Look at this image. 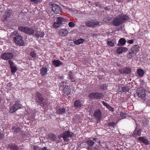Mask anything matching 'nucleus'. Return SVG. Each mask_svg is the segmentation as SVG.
Masks as SVG:
<instances>
[{
    "label": "nucleus",
    "instance_id": "obj_37",
    "mask_svg": "<svg viewBox=\"0 0 150 150\" xmlns=\"http://www.w3.org/2000/svg\"><path fill=\"white\" fill-rule=\"evenodd\" d=\"M86 142L88 145L91 147L95 143V142L92 140H88L86 141Z\"/></svg>",
    "mask_w": 150,
    "mask_h": 150
},
{
    "label": "nucleus",
    "instance_id": "obj_35",
    "mask_svg": "<svg viewBox=\"0 0 150 150\" xmlns=\"http://www.w3.org/2000/svg\"><path fill=\"white\" fill-rule=\"evenodd\" d=\"M137 73L141 77L142 76L144 73V71L141 69H138L137 71Z\"/></svg>",
    "mask_w": 150,
    "mask_h": 150
},
{
    "label": "nucleus",
    "instance_id": "obj_15",
    "mask_svg": "<svg viewBox=\"0 0 150 150\" xmlns=\"http://www.w3.org/2000/svg\"><path fill=\"white\" fill-rule=\"evenodd\" d=\"M8 62L10 66V68L11 69V73L14 74L17 71V67L14 64L13 62L11 60H9Z\"/></svg>",
    "mask_w": 150,
    "mask_h": 150
},
{
    "label": "nucleus",
    "instance_id": "obj_45",
    "mask_svg": "<svg viewBox=\"0 0 150 150\" xmlns=\"http://www.w3.org/2000/svg\"><path fill=\"white\" fill-rule=\"evenodd\" d=\"M120 115V116L122 117L121 119H123L125 117L127 114H126V113H121Z\"/></svg>",
    "mask_w": 150,
    "mask_h": 150
},
{
    "label": "nucleus",
    "instance_id": "obj_13",
    "mask_svg": "<svg viewBox=\"0 0 150 150\" xmlns=\"http://www.w3.org/2000/svg\"><path fill=\"white\" fill-rule=\"evenodd\" d=\"M137 94L139 97L142 98H144L146 96L145 90L144 89H140L137 91Z\"/></svg>",
    "mask_w": 150,
    "mask_h": 150
},
{
    "label": "nucleus",
    "instance_id": "obj_18",
    "mask_svg": "<svg viewBox=\"0 0 150 150\" xmlns=\"http://www.w3.org/2000/svg\"><path fill=\"white\" fill-rule=\"evenodd\" d=\"M8 147L11 150H18L19 147L15 144L10 143L9 144Z\"/></svg>",
    "mask_w": 150,
    "mask_h": 150
},
{
    "label": "nucleus",
    "instance_id": "obj_43",
    "mask_svg": "<svg viewBox=\"0 0 150 150\" xmlns=\"http://www.w3.org/2000/svg\"><path fill=\"white\" fill-rule=\"evenodd\" d=\"M107 44L111 47L113 46L114 45V43L111 40L107 41Z\"/></svg>",
    "mask_w": 150,
    "mask_h": 150
},
{
    "label": "nucleus",
    "instance_id": "obj_38",
    "mask_svg": "<svg viewBox=\"0 0 150 150\" xmlns=\"http://www.w3.org/2000/svg\"><path fill=\"white\" fill-rule=\"evenodd\" d=\"M119 42L122 45H123L125 44L126 41L124 38H121L120 39Z\"/></svg>",
    "mask_w": 150,
    "mask_h": 150
},
{
    "label": "nucleus",
    "instance_id": "obj_25",
    "mask_svg": "<svg viewBox=\"0 0 150 150\" xmlns=\"http://www.w3.org/2000/svg\"><path fill=\"white\" fill-rule=\"evenodd\" d=\"M47 69L46 67H42L40 69V74L44 76L47 74Z\"/></svg>",
    "mask_w": 150,
    "mask_h": 150
},
{
    "label": "nucleus",
    "instance_id": "obj_7",
    "mask_svg": "<svg viewBox=\"0 0 150 150\" xmlns=\"http://www.w3.org/2000/svg\"><path fill=\"white\" fill-rule=\"evenodd\" d=\"M12 13V10L7 9L4 12V14L3 15L1 18L2 21L5 22L6 21H7L8 19L10 18L11 16Z\"/></svg>",
    "mask_w": 150,
    "mask_h": 150
},
{
    "label": "nucleus",
    "instance_id": "obj_49",
    "mask_svg": "<svg viewBox=\"0 0 150 150\" xmlns=\"http://www.w3.org/2000/svg\"><path fill=\"white\" fill-rule=\"evenodd\" d=\"M20 130V128L19 127H17L14 130L15 132L18 133Z\"/></svg>",
    "mask_w": 150,
    "mask_h": 150
},
{
    "label": "nucleus",
    "instance_id": "obj_19",
    "mask_svg": "<svg viewBox=\"0 0 150 150\" xmlns=\"http://www.w3.org/2000/svg\"><path fill=\"white\" fill-rule=\"evenodd\" d=\"M52 63L55 67H59L63 64L59 60H53L52 62Z\"/></svg>",
    "mask_w": 150,
    "mask_h": 150
},
{
    "label": "nucleus",
    "instance_id": "obj_3",
    "mask_svg": "<svg viewBox=\"0 0 150 150\" xmlns=\"http://www.w3.org/2000/svg\"><path fill=\"white\" fill-rule=\"evenodd\" d=\"M18 29L20 31L25 33L29 35H33L34 33V30L32 28L26 26H20L18 27Z\"/></svg>",
    "mask_w": 150,
    "mask_h": 150
},
{
    "label": "nucleus",
    "instance_id": "obj_62",
    "mask_svg": "<svg viewBox=\"0 0 150 150\" xmlns=\"http://www.w3.org/2000/svg\"><path fill=\"white\" fill-rule=\"evenodd\" d=\"M87 149H91V147H88V148H87Z\"/></svg>",
    "mask_w": 150,
    "mask_h": 150
},
{
    "label": "nucleus",
    "instance_id": "obj_36",
    "mask_svg": "<svg viewBox=\"0 0 150 150\" xmlns=\"http://www.w3.org/2000/svg\"><path fill=\"white\" fill-rule=\"evenodd\" d=\"M108 86L106 84H103L100 86V89L104 90L107 89Z\"/></svg>",
    "mask_w": 150,
    "mask_h": 150
},
{
    "label": "nucleus",
    "instance_id": "obj_42",
    "mask_svg": "<svg viewBox=\"0 0 150 150\" xmlns=\"http://www.w3.org/2000/svg\"><path fill=\"white\" fill-rule=\"evenodd\" d=\"M30 1L35 4L40 3L42 1V0H30Z\"/></svg>",
    "mask_w": 150,
    "mask_h": 150
},
{
    "label": "nucleus",
    "instance_id": "obj_2",
    "mask_svg": "<svg viewBox=\"0 0 150 150\" xmlns=\"http://www.w3.org/2000/svg\"><path fill=\"white\" fill-rule=\"evenodd\" d=\"M139 47L138 45H135L132 46L127 53V58L131 59L134 57L136 54L137 52L139 51Z\"/></svg>",
    "mask_w": 150,
    "mask_h": 150
},
{
    "label": "nucleus",
    "instance_id": "obj_16",
    "mask_svg": "<svg viewBox=\"0 0 150 150\" xmlns=\"http://www.w3.org/2000/svg\"><path fill=\"white\" fill-rule=\"evenodd\" d=\"M47 138L50 141H53L56 140L57 137L54 134L50 133L47 135Z\"/></svg>",
    "mask_w": 150,
    "mask_h": 150
},
{
    "label": "nucleus",
    "instance_id": "obj_58",
    "mask_svg": "<svg viewBox=\"0 0 150 150\" xmlns=\"http://www.w3.org/2000/svg\"><path fill=\"white\" fill-rule=\"evenodd\" d=\"M99 4V3L98 2H95L94 4L96 6H98V5Z\"/></svg>",
    "mask_w": 150,
    "mask_h": 150
},
{
    "label": "nucleus",
    "instance_id": "obj_46",
    "mask_svg": "<svg viewBox=\"0 0 150 150\" xmlns=\"http://www.w3.org/2000/svg\"><path fill=\"white\" fill-rule=\"evenodd\" d=\"M102 104L105 107H106L107 108L110 105L108 104L107 103L105 102L104 101H103L102 102Z\"/></svg>",
    "mask_w": 150,
    "mask_h": 150
},
{
    "label": "nucleus",
    "instance_id": "obj_4",
    "mask_svg": "<svg viewBox=\"0 0 150 150\" xmlns=\"http://www.w3.org/2000/svg\"><path fill=\"white\" fill-rule=\"evenodd\" d=\"M73 134L72 132L68 130L64 132L61 135L63 138L64 141L65 142H67L70 140L69 138H71Z\"/></svg>",
    "mask_w": 150,
    "mask_h": 150
},
{
    "label": "nucleus",
    "instance_id": "obj_55",
    "mask_svg": "<svg viewBox=\"0 0 150 150\" xmlns=\"http://www.w3.org/2000/svg\"><path fill=\"white\" fill-rule=\"evenodd\" d=\"M122 50H123V52H126L128 50L127 48L126 47H122Z\"/></svg>",
    "mask_w": 150,
    "mask_h": 150
},
{
    "label": "nucleus",
    "instance_id": "obj_9",
    "mask_svg": "<svg viewBox=\"0 0 150 150\" xmlns=\"http://www.w3.org/2000/svg\"><path fill=\"white\" fill-rule=\"evenodd\" d=\"M66 21V19L60 17L57 18L56 22L53 24V26L54 28H57L60 27Z\"/></svg>",
    "mask_w": 150,
    "mask_h": 150
},
{
    "label": "nucleus",
    "instance_id": "obj_11",
    "mask_svg": "<svg viewBox=\"0 0 150 150\" xmlns=\"http://www.w3.org/2000/svg\"><path fill=\"white\" fill-rule=\"evenodd\" d=\"M51 7L52 8V10L56 14L59 13L61 11V8L58 5L54 4H51Z\"/></svg>",
    "mask_w": 150,
    "mask_h": 150
},
{
    "label": "nucleus",
    "instance_id": "obj_26",
    "mask_svg": "<svg viewBox=\"0 0 150 150\" xmlns=\"http://www.w3.org/2000/svg\"><path fill=\"white\" fill-rule=\"evenodd\" d=\"M81 104L80 100H77L74 103V106L76 108H79L81 107Z\"/></svg>",
    "mask_w": 150,
    "mask_h": 150
},
{
    "label": "nucleus",
    "instance_id": "obj_20",
    "mask_svg": "<svg viewBox=\"0 0 150 150\" xmlns=\"http://www.w3.org/2000/svg\"><path fill=\"white\" fill-rule=\"evenodd\" d=\"M142 130L141 129L137 130L136 129L132 134V135L134 137L137 136H140L141 135Z\"/></svg>",
    "mask_w": 150,
    "mask_h": 150
},
{
    "label": "nucleus",
    "instance_id": "obj_44",
    "mask_svg": "<svg viewBox=\"0 0 150 150\" xmlns=\"http://www.w3.org/2000/svg\"><path fill=\"white\" fill-rule=\"evenodd\" d=\"M68 25L70 27H74L75 25V24L72 22H69V23Z\"/></svg>",
    "mask_w": 150,
    "mask_h": 150
},
{
    "label": "nucleus",
    "instance_id": "obj_41",
    "mask_svg": "<svg viewBox=\"0 0 150 150\" xmlns=\"http://www.w3.org/2000/svg\"><path fill=\"white\" fill-rule=\"evenodd\" d=\"M116 123L114 122H109L108 123V126L110 127H114Z\"/></svg>",
    "mask_w": 150,
    "mask_h": 150
},
{
    "label": "nucleus",
    "instance_id": "obj_57",
    "mask_svg": "<svg viewBox=\"0 0 150 150\" xmlns=\"http://www.w3.org/2000/svg\"><path fill=\"white\" fill-rule=\"evenodd\" d=\"M42 150H48L47 148L46 147H44L43 148H42Z\"/></svg>",
    "mask_w": 150,
    "mask_h": 150
},
{
    "label": "nucleus",
    "instance_id": "obj_40",
    "mask_svg": "<svg viewBox=\"0 0 150 150\" xmlns=\"http://www.w3.org/2000/svg\"><path fill=\"white\" fill-rule=\"evenodd\" d=\"M123 52V50L122 48V47H117L116 51V52L117 53L120 54Z\"/></svg>",
    "mask_w": 150,
    "mask_h": 150
},
{
    "label": "nucleus",
    "instance_id": "obj_61",
    "mask_svg": "<svg viewBox=\"0 0 150 150\" xmlns=\"http://www.w3.org/2000/svg\"><path fill=\"white\" fill-rule=\"evenodd\" d=\"M64 78V76H61V79H63Z\"/></svg>",
    "mask_w": 150,
    "mask_h": 150
},
{
    "label": "nucleus",
    "instance_id": "obj_59",
    "mask_svg": "<svg viewBox=\"0 0 150 150\" xmlns=\"http://www.w3.org/2000/svg\"><path fill=\"white\" fill-rule=\"evenodd\" d=\"M16 127L15 126H13L12 127V129L14 130V131L15 129L16 128Z\"/></svg>",
    "mask_w": 150,
    "mask_h": 150
},
{
    "label": "nucleus",
    "instance_id": "obj_47",
    "mask_svg": "<svg viewBox=\"0 0 150 150\" xmlns=\"http://www.w3.org/2000/svg\"><path fill=\"white\" fill-rule=\"evenodd\" d=\"M108 109H109L110 111H111L112 112H113L114 111V108L112 107L109 106V107L107 108Z\"/></svg>",
    "mask_w": 150,
    "mask_h": 150
},
{
    "label": "nucleus",
    "instance_id": "obj_60",
    "mask_svg": "<svg viewBox=\"0 0 150 150\" xmlns=\"http://www.w3.org/2000/svg\"><path fill=\"white\" fill-rule=\"evenodd\" d=\"M101 112V111L100 110H99V111L98 112Z\"/></svg>",
    "mask_w": 150,
    "mask_h": 150
},
{
    "label": "nucleus",
    "instance_id": "obj_52",
    "mask_svg": "<svg viewBox=\"0 0 150 150\" xmlns=\"http://www.w3.org/2000/svg\"><path fill=\"white\" fill-rule=\"evenodd\" d=\"M119 71L121 74H125L124 68H123V69H121L119 70Z\"/></svg>",
    "mask_w": 150,
    "mask_h": 150
},
{
    "label": "nucleus",
    "instance_id": "obj_27",
    "mask_svg": "<svg viewBox=\"0 0 150 150\" xmlns=\"http://www.w3.org/2000/svg\"><path fill=\"white\" fill-rule=\"evenodd\" d=\"M84 41V40L83 39L80 38L77 40L74 41V42L76 45H79L82 43Z\"/></svg>",
    "mask_w": 150,
    "mask_h": 150
},
{
    "label": "nucleus",
    "instance_id": "obj_56",
    "mask_svg": "<svg viewBox=\"0 0 150 150\" xmlns=\"http://www.w3.org/2000/svg\"><path fill=\"white\" fill-rule=\"evenodd\" d=\"M104 8L106 11H109L110 9V8L108 7H105Z\"/></svg>",
    "mask_w": 150,
    "mask_h": 150
},
{
    "label": "nucleus",
    "instance_id": "obj_48",
    "mask_svg": "<svg viewBox=\"0 0 150 150\" xmlns=\"http://www.w3.org/2000/svg\"><path fill=\"white\" fill-rule=\"evenodd\" d=\"M33 149L34 150H41V148L37 146H34Z\"/></svg>",
    "mask_w": 150,
    "mask_h": 150
},
{
    "label": "nucleus",
    "instance_id": "obj_30",
    "mask_svg": "<svg viewBox=\"0 0 150 150\" xmlns=\"http://www.w3.org/2000/svg\"><path fill=\"white\" fill-rule=\"evenodd\" d=\"M125 74H129L132 72V69L129 67H126L124 68Z\"/></svg>",
    "mask_w": 150,
    "mask_h": 150
},
{
    "label": "nucleus",
    "instance_id": "obj_8",
    "mask_svg": "<svg viewBox=\"0 0 150 150\" xmlns=\"http://www.w3.org/2000/svg\"><path fill=\"white\" fill-rule=\"evenodd\" d=\"M22 108V105L20 104V101L17 100L15 101V104L10 108V112H14L18 109L21 108Z\"/></svg>",
    "mask_w": 150,
    "mask_h": 150
},
{
    "label": "nucleus",
    "instance_id": "obj_17",
    "mask_svg": "<svg viewBox=\"0 0 150 150\" xmlns=\"http://www.w3.org/2000/svg\"><path fill=\"white\" fill-rule=\"evenodd\" d=\"M68 31L67 29L64 28L59 30V35L62 36H65L68 33Z\"/></svg>",
    "mask_w": 150,
    "mask_h": 150
},
{
    "label": "nucleus",
    "instance_id": "obj_31",
    "mask_svg": "<svg viewBox=\"0 0 150 150\" xmlns=\"http://www.w3.org/2000/svg\"><path fill=\"white\" fill-rule=\"evenodd\" d=\"M96 93H92L89 94L88 97L92 99H96Z\"/></svg>",
    "mask_w": 150,
    "mask_h": 150
},
{
    "label": "nucleus",
    "instance_id": "obj_50",
    "mask_svg": "<svg viewBox=\"0 0 150 150\" xmlns=\"http://www.w3.org/2000/svg\"><path fill=\"white\" fill-rule=\"evenodd\" d=\"M93 140L97 143H99L100 142V140L96 138H93Z\"/></svg>",
    "mask_w": 150,
    "mask_h": 150
},
{
    "label": "nucleus",
    "instance_id": "obj_6",
    "mask_svg": "<svg viewBox=\"0 0 150 150\" xmlns=\"http://www.w3.org/2000/svg\"><path fill=\"white\" fill-rule=\"evenodd\" d=\"M64 83L66 84V83L63 82L61 83V87L63 88L62 91L64 94L67 95H69L71 92V88L68 86L64 84Z\"/></svg>",
    "mask_w": 150,
    "mask_h": 150
},
{
    "label": "nucleus",
    "instance_id": "obj_10",
    "mask_svg": "<svg viewBox=\"0 0 150 150\" xmlns=\"http://www.w3.org/2000/svg\"><path fill=\"white\" fill-rule=\"evenodd\" d=\"M13 57V55L11 53H6L1 54V57L2 59L8 60H10Z\"/></svg>",
    "mask_w": 150,
    "mask_h": 150
},
{
    "label": "nucleus",
    "instance_id": "obj_63",
    "mask_svg": "<svg viewBox=\"0 0 150 150\" xmlns=\"http://www.w3.org/2000/svg\"><path fill=\"white\" fill-rule=\"evenodd\" d=\"M120 112L122 113V112Z\"/></svg>",
    "mask_w": 150,
    "mask_h": 150
},
{
    "label": "nucleus",
    "instance_id": "obj_5",
    "mask_svg": "<svg viewBox=\"0 0 150 150\" xmlns=\"http://www.w3.org/2000/svg\"><path fill=\"white\" fill-rule=\"evenodd\" d=\"M36 101L42 106H45V105L47 102L44 98L42 97V95L40 93H38L36 95Z\"/></svg>",
    "mask_w": 150,
    "mask_h": 150
},
{
    "label": "nucleus",
    "instance_id": "obj_39",
    "mask_svg": "<svg viewBox=\"0 0 150 150\" xmlns=\"http://www.w3.org/2000/svg\"><path fill=\"white\" fill-rule=\"evenodd\" d=\"M112 18L109 17H106L103 19V21L106 23H108L110 21Z\"/></svg>",
    "mask_w": 150,
    "mask_h": 150
},
{
    "label": "nucleus",
    "instance_id": "obj_51",
    "mask_svg": "<svg viewBox=\"0 0 150 150\" xmlns=\"http://www.w3.org/2000/svg\"><path fill=\"white\" fill-rule=\"evenodd\" d=\"M134 40H127V42L129 44H132L133 43Z\"/></svg>",
    "mask_w": 150,
    "mask_h": 150
},
{
    "label": "nucleus",
    "instance_id": "obj_23",
    "mask_svg": "<svg viewBox=\"0 0 150 150\" xmlns=\"http://www.w3.org/2000/svg\"><path fill=\"white\" fill-rule=\"evenodd\" d=\"M120 18L121 19L122 23L125 21L128 20L129 18V17L126 15L124 14L121 15L120 16H119Z\"/></svg>",
    "mask_w": 150,
    "mask_h": 150
},
{
    "label": "nucleus",
    "instance_id": "obj_24",
    "mask_svg": "<svg viewBox=\"0 0 150 150\" xmlns=\"http://www.w3.org/2000/svg\"><path fill=\"white\" fill-rule=\"evenodd\" d=\"M96 99H100L103 98L104 96V94L103 93L96 92Z\"/></svg>",
    "mask_w": 150,
    "mask_h": 150
},
{
    "label": "nucleus",
    "instance_id": "obj_28",
    "mask_svg": "<svg viewBox=\"0 0 150 150\" xmlns=\"http://www.w3.org/2000/svg\"><path fill=\"white\" fill-rule=\"evenodd\" d=\"M94 116L96 119L97 120H100L102 117L101 113H94Z\"/></svg>",
    "mask_w": 150,
    "mask_h": 150
},
{
    "label": "nucleus",
    "instance_id": "obj_53",
    "mask_svg": "<svg viewBox=\"0 0 150 150\" xmlns=\"http://www.w3.org/2000/svg\"><path fill=\"white\" fill-rule=\"evenodd\" d=\"M93 27L95 26V25H97L99 24V22L98 21L95 22L93 21Z\"/></svg>",
    "mask_w": 150,
    "mask_h": 150
},
{
    "label": "nucleus",
    "instance_id": "obj_12",
    "mask_svg": "<svg viewBox=\"0 0 150 150\" xmlns=\"http://www.w3.org/2000/svg\"><path fill=\"white\" fill-rule=\"evenodd\" d=\"M112 23L115 26H117L121 24L122 23V21L119 17H117L113 19Z\"/></svg>",
    "mask_w": 150,
    "mask_h": 150
},
{
    "label": "nucleus",
    "instance_id": "obj_22",
    "mask_svg": "<svg viewBox=\"0 0 150 150\" xmlns=\"http://www.w3.org/2000/svg\"><path fill=\"white\" fill-rule=\"evenodd\" d=\"M68 77L71 81L72 82H75L76 79L74 74L71 72L69 71L68 73Z\"/></svg>",
    "mask_w": 150,
    "mask_h": 150
},
{
    "label": "nucleus",
    "instance_id": "obj_33",
    "mask_svg": "<svg viewBox=\"0 0 150 150\" xmlns=\"http://www.w3.org/2000/svg\"><path fill=\"white\" fill-rule=\"evenodd\" d=\"M30 54L32 57L34 59H36L38 57L36 53L34 51H31Z\"/></svg>",
    "mask_w": 150,
    "mask_h": 150
},
{
    "label": "nucleus",
    "instance_id": "obj_32",
    "mask_svg": "<svg viewBox=\"0 0 150 150\" xmlns=\"http://www.w3.org/2000/svg\"><path fill=\"white\" fill-rule=\"evenodd\" d=\"M57 112H65V109L64 108H58L57 109Z\"/></svg>",
    "mask_w": 150,
    "mask_h": 150
},
{
    "label": "nucleus",
    "instance_id": "obj_14",
    "mask_svg": "<svg viewBox=\"0 0 150 150\" xmlns=\"http://www.w3.org/2000/svg\"><path fill=\"white\" fill-rule=\"evenodd\" d=\"M45 33L43 32H41L40 31L37 30L35 31V34L34 36L37 39H38L39 38H42L44 37L45 35Z\"/></svg>",
    "mask_w": 150,
    "mask_h": 150
},
{
    "label": "nucleus",
    "instance_id": "obj_21",
    "mask_svg": "<svg viewBox=\"0 0 150 150\" xmlns=\"http://www.w3.org/2000/svg\"><path fill=\"white\" fill-rule=\"evenodd\" d=\"M138 140L143 142L145 145H148L149 144V141L148 140L145 139L144 137H140L138 138Z\"/></svg>",
    "mask_w": 150,
    "mask_h": 150
},
{
    "label": "nucleus",
    "instance_id": "obj_1",
    "mask_svg": "<svg viewBox=\"0 0 150 150\" xmlns=\"http://www.w3.org/2000/svg\"><path fill=\"white\" fill-rule=\"evenodd\" d=\"M12 35L14 36L13 38V40L14 42L19 46L23 45L24 42L23 40V38L22 36L16 31L13 32L12 33Z\"/></svg>",
    "mask_w": 150,
    "mask_h": 150
},
{
    "label": "nucleus",
    "instance_id": "obj_34",
    "mask_svg": "<svg viewBox=\"0 0 150 150\" xmlns=\"http://www.w3.org/2000/svg\"><path fill=\"white\" fill-rule=\"evenodd\" d=\"M129 87L127 86H125L122 87V91L123 92L126 93L129 91Z\"/></svg>",
    "mask_w": 150,
    "mask_h": 150
},
{
    "label": "nucleus",
    "instance_id": "obj_29",
    "mask_svg": "<svg viewBox=\"0 0 150 150\" xmlns=\"http://www.w3.org/2000/svg\"><path fill=\"white\" fill-rule=\"evenodd\" d=\"M86 25L88 27H93V21H86L85 23Z\"/></svg>",
    "mask_w": 150,
    "mask_h": 150
},
{
    "label": "nucleus",
    "instance_id": "obj_54",
    "mask_svg": "<svg viewBox=\"0 0 150 150\" xmlns=\"http://www.w3.org/2000/svg\"><path fill=\"white\" fill-rule=\"evenodd\" d=\"M4 134H2L0 132V140L2 139L3 138H4Z\"/></svg>",
    "mask_w": 150,
    "mask_h": 150
}]
</instances>
